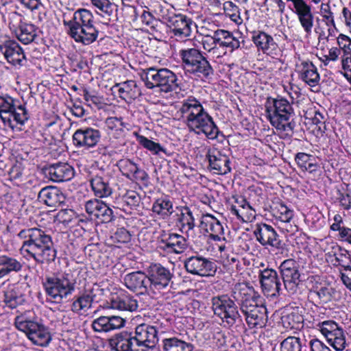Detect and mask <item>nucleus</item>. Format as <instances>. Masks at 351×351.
I'll list each match as a JSON object with an SVG mask.
<instances>
[{
	"label": "nucleus",
	"instance_id": "obj_1",
	"mask_svg": "<svg viewBox=\"0 0 351 351\" xmlns=\"http://www.w3.org/2000/svg\"><path fill=\"white\" fill-rule=\"evenodd\" d=\"M23 241L21 254L27 259H33L39 265L53 263L57 250L49 231L40 228H25L16 234Z\"/></svg>",
	"mask_w": 351,
	"mask_h": 351
},
{
	"label": "nucleus",
	"instance_id": "obj_2",
	"mask_svg": "<svg viewBox=\"0 0 351 351\" xmlns=\"http://www.w3.org/2000/svg\"><path fill=\"white\" fill-rule=\"evenodd\" d=\"M179 112L189 131L198 135L204 134L211 140L218 137L220 132L217 126L195 97L191 96L184 99Z\"/></svg>",
	"mask_w": 351,
	"mask_h": 351
},
{
	"label": "nucleus",
	"instance_id": "obj_3",
	"mask_svg": "<svg viewBox=\"0 0 351 351\" xmlns=\"http://www.w3.org/2000/svg\"><path fill=\"white\" fill-rule=\"evenodd\" d=\"M265 107L267 119L281 138H291L294 133L295 123L293 121L295 112L290 102L281 97H268Z\"/></svg>",
	"mask_w": 351,
	"mask_h": 351
},
{
	"label": "nucleus",
	"instance_id": "obj_4",
	"mask_svg": "<svg viewBox=\"0 0 351 351\" xmlns=\"http://www.w3.org/2000/svg\"><path fill=\"white\" fill-rule=\"evenodd\" d=\"M92 12L86 9L76 10L71 18L63 14V25L67 34L77 43L88 45L94 43L99 36V30L94 25Z\"/></svg>",
	"mask_w": 351,
	"mask_h": 351
},
{
	"label": "nucleus",
	"instance_id": "obj_5",
	"mask_svg": "<svg viewBox=\"0 0 351 351\" xmlns=\"http://www.w3.org/2000/svg\"><path fill=\"white\" fill-rule=\"evenodd\" d=\"M247 286L243 283L236 284L232 289L231 295L221 294L213 296L210 300L211 308L215 315L221 319L225 326L232 328L237 324H243V318L239 313L240 302L234 296L238 289H244Z\"/></svg>",
	"mask_w": 351,
	"mask_h": 351
},
{
	"label": "nucleus",
	"instance_id": "obj_6",
	"mask_svg": "<svg viewBox=\"0 0 351 351\" xmlns=\"http://www.w3.org/2000/svg\"><path fill=\"white\" fill-rule=\"evenodd\" d=\"M244 289H237L234 296L240 302V311L244 315L245 322L250 328H263L268 320L267 308L258 304L253 295L252 290L247 286Z\"/></svg>",
	"mask_w": 351,
	"mask_h": 351
},
{
	"label": "nucleus",
	"instance_id": "obj_7",
	"mask_svg": "<svg viewBox=\"0 0 351 351\" xmlns=\"http://www.w3.org/2000/svg\"><path fill=\"white\" fill-rule=\"evenodd\" d=\"M29 312H25L15 317L14 326L25 333L28 339L35 345L47 346L51 340L49 328L37 318H32Z\"/></svg>",
	"mask_w": 351,
	"mask_h": 351
},
{
	"label": "nucleus",
	"instance_id": "obj_8",
	"mask_svg": "<svg viewBox=\"0 0 351 351\" xmlns=\"http://www.w3.org/2000/svg\"><path fill=\"white\" fill-rule=\"evenodd\" d=\"M140 75L149 89L158 88L161 92L167 93L176 91L179 88L176 75L168 69L152 66L143 69Z\"/></svg>",
	"mask_w": 351,
	"mask_h": 351
},
{
	"label": "nucleus",
	"instance_id": "obj_9",
	"mask_svg": "<svg viewBox=\"0 0 351 351\" xmlns=\"http://www.w3.org/2000/svg\"><path fill=\"white\" fill-rule=\"evenodd\" d=\"M185 73L199 77L210 78L214 69L202 52L195 48L182 49L179 52Z\"/></svg>",
	"mask_w": 351,
	"mask_h": 351
},
{
	"label": "nucleus",
	"instance_id": "obj_10",
	"mask_svg": "<svg viewBox=\"0 0 351 351\" xmlns=\"http://www.w3.org/2000/svg\"><path fill=\"white\" fill-rule=\"evenodd\" d=\"M47 296L50 300L60 304L75 290V282L70 279L69 274L47 276L43 282Z\"/></svg>",
	"mask_w": 351,
	"mask_h": 351
},
{
	"label": "nucleus",
	"instance_id": "obj_11",
	"mask_svg": "<svg viewBox=\"0 0 351 351\" xmlns=\"http://www.w3.org/2000/svg\"><path fill=\"white\" fill-rule=\"evenodd\" d=\"M146 272L152 295L160 293L167 289L170 283H173V274L160 263H151L146 268Z\"/></svg>",
	"mask_w": 351,
	"mask_h": 351
},
{
	"label": "nucleus",
	"instance_id": "obj_12",
	"mask_svg": "<svg viewBox=\"0 0 351 351\" xmlns=\"http://www.w3.org/2000/svg\"><path fill=\"white\" fill-rule=\"evenodd\" d=\"M321 333L336 351H343L348 346L343 328L333 320H326L317 325Z\"/></svg>",
	"mask_w": 351,
	"mask_h": 351
},
{
	"label": "nucleus",
	"instance_id": "obj_13",
	"mask_svg": "<svg viewBox=\"0 0 351 351\" xmlns=\"http://www.w3.org/2000/svg\"><path fill=\"white\" fill-rule=\"evenodd\" d=\"M299 267V263L296 261L289 258L282 262L278 267L284 289L289 294H294L298 291L300 282Z\"/></svg>",
	"mask_w": 351,
	"mask_h": 351
},
{
	"label": "nucleus",
	"instance_id": "obj_14",
	"mask_svg": "<svg viewBox=\"0 0 351 351\" xmlns=\"http://www.w3.org/2000/svg\"><path fill=\"white\" fill-rule=\"evenodd\" d=\"M135 345L140 350L147 351L155 348L159 341L158 328L148 324H141L135 328L133 334Z\"/></svg>",
	"mask_w": 351,
	"mask_h": 351
},
{
	"label": "nucleus",
	"instance_id": "obj_15",
	"mask_svg": "<svg viewBox=\"0 0 351 351\" xmlns=\"http://www.w3.org/2000/svg\"><path fill=\"white\" fill-rule=\"evenodd\" d=\"M184 266L188 273L200 276H213L216 271L215 263L198 254L186 258Z\"/></svg>",
	"mask_w": 351,
	"mask_h": 351
},
{
	"label": "nucleus",
	"instance_id": "obj_16",
	"mask_svg": "<svg viewBox=\"0 0 351 351\" xmlns=\"http://www.w3.org/2000/svg\"><path fill=\"white\" fill-rule=\"evenodd\" d=\"M259 278L264 294L273 298L283 294L285 289L276 270L265 269L260 271Z\"/></svg>",
	"mask_w": 351,
	"mask_h": 351
},
{
	"label": "nucleus",
	"instance_id": "obj_17",
	"mask_svg": "<svg viewBox=\"0 0 351 351\" xmlns=\"http://www.w3.org/2000/svg\"><path fill=\"white\" fill-rule=\"evenodd\" d=\"M84 209L91 219L109 223L114 219L113 210L103 201L92 199L85 202Z\"/></svg>",
	"mask_w": 351,
	"mask_h": 351
},
{
	"label": "nucleus",
	"instance_id": "obj_18",
	"mask_svg": "<svg viewBox=\"0 0 351 351\" xmlns=\"http://www.w3.org/2000/svg\"><path fill=\"white\" fill-rule=\"evenodd\" d=\"M254 234L256 240L263 246L269 245L278 250H282L285 243L279 239L274 228L267 223L256 224Z\"/></svg>",
	"mask_w": 351,
	"mask_h": 351
},
{
	"label": "nucleus",
	"instance_id": "obj_19",
	"mask_svg": "<svg viewBox=\"0 0 351 351\" xmlns=\"http://www.w3.org/2000/svg\"><path fill=\"white\" fill-rule=\"evenodd\" d=\"M165 19L173 34L180 38L190 36L192 32V26H195V23L191 18L182 14H173Z\"/></svg>",
	"mask_w": 351,
	"mask_h": 351
},
{
	"label": "nucleus",
	"instance_id": "obj_20",
	"mask_svg": "<svg viewBox=\"0 0 351 351\" xmlns=\"http://www.w3.org/2000/svg\"><path fill=\"white\" fill-rule=\"evenodd\" d=\"M0 52L8 63L15 66H21L25 60V55L23 49L14 40H0Z\"/></svg>",
	"mask_w": 351,
	"mask_h": 351
},
{
	"label": "nucleus",
	"instance_id": "obj_21",
	"mask_svg": "<svg viewBox=\"0 0 351 351\" xmlns=\"http://www.w3.org/2000/svg\"><path fill=\"white\" fill-rule=\"evenodd\" d=\"M101 132L90 127L77 130L73 134V145L76 147L89 149L97 145L101 139Z\"/></svg>",
	"mask_w": 351,
	"mask_h": 351
},
{
	"label": "nucleus",
	"instance_id": "obj_22",
	"mask_svg": "<svg viewBox=\"0 0 351 351\" xmlns=\"http://www.w3.org/2000/svg\"><path fill=\"white\" fill-rule=\"evenodd\" d=\"M45 176L55 182H66L71 180L75 174L73 167L66 162H56L44 168Z\"/></svg>",
	"mask_w": 351,
	"mask_h": 351
},
{
	"label": "nucleus",
	"instance_id": "obj_23",
	"mask_svg": "<svg viewBox=\"0 0 351 351\" xmlns=\"http://www.w3.org/2000/svg\"><path fill=\"white\" fill-rule=\"evenodd\" d=\"M123 280L125 287L130 291L152 295L146 271H137L127 274Z\"/></svg>",
	"mask_w": 351,
	"mask_h": 351
},
{
	"label": "nucleus",
	"instance_id": "obj_24",
	"mask_svg": "<svg viewBox=\"0 0 351 351\" xmlns=\"http://www.w3.org/2000/svg\"><path fill=\"white\" fill-rule=\"evenodd\" d=\"M206 158L208 160V167L214 173L225 175L230 172L229 157L222 154L217 149H210L206 153Z\"/></svg>",
	"mask_w": 351,
	"mask_h": 351
},
{
	"label": "nucleus",
	"instance_id": "obj_25",
	"mask_svg": "<svg viewBox=\"0 0 351 351\" xmlns=\"http://www.w3.org/2000/svg\"><path fill=\"white\" fill-rule=\"evenodd\" d=\"M187 247L186 239L177 233H169L162 237L158 248L168 254H181Z\"/></svg>",
	"mask_w": 351,
	"mask_h": 351
},
{
	"label": "nucleus",
	"instance_id": "obj_26",
	"mask_svg": "<svg viewBox=\"0 0 351 351\" xmlns=\"http://www.w3.org/2000/svg\"><path fill=\"white\" fill-rule=\"evenodd\" d=\"M125 324V320L121 316H100L92 322L91 327L96 332L106 333L120 329Z\"/></svg>",
	"mask_w": 351,
	"mask_h": 351
},
{
	"label": "nucleus",
	"instance_id": "obj_27",
	"mask_svg": "<svg viewBox=\"0 0 351 351\" xmlns=\"http://www.w3.org/2000/svg\"><path fill=\"white\" fill-rule=\"evenodd\" d=\"M117 165L122 175L131 180H136L143 183L147 182L149 180L148 174L144 170L141 169L138 165L130 159L119 160Z\"/></svg>",
	"mask_w": 351,
	"mask_h": 351
},
{
	"label": "nucleus",
	"instance_id": "obj_28",
	"mask_svg": "<svg viewBox=\"0 0 351 351\" xmlns=\"http://www.w3.org/2000/svg\"><path fill=\"white\" fill-rule=\"evenodd\" d=\"M252 40L258 50L264 54L270 56L277 55L278 45L271 35L263 31H256L252 33Z\"/></svg>",
	"mask_w": 351,
	"mask_h": 351
},
{
	"label": "nucleus",
	"instance_id": "obj_29",
	"mask_svg": "<svg viewBox=\"0 0 351 351\" xmlns=\"http://www.w3.org/2000/svg\"><path fill=\"white\" fill-rule=\"evenodd\" d=\"M109 346L112 351H143L135 345L133 333L121 332L109 339Z\"/></svg>",
	"mask_w": 351,
	"mask_h": 351
},
{
	"label": "nucleus",
	"instance_id": "obj_30",
	"mask_svg": "<svg viewBox=\"0 0 351 351\" xmlns=\"http://www.w3.org/2000/svg\"><path fill=\"white\" fill-rule=\"evenodd\" d=\"M38 199L49 207H58L64 202L65 196L58 188L49 186L40 191Z\"/></svg>",
	"mask_w": 351,
	"mask_h": 351
},
{
	"label": "nucleus",
	"instance_id": "obj_31",
	"mask_svg": "<svg viewBox=\"0 0 351 351\" xmlns=\"http://www.w3.org/2000/svg\"><path fill=\"white\" fill-rule=\"evenodd\" d=\"M296 72L300 78L311 87L318 84L320 77L317 67L309 61H302L300 64H296Z\"/></svg>",
	"mask_w": 351,
	"mask_h": 351
},
{
	"label": "nucleus",
	"instance_id": "obj_32",
	"mask_svg": "<svg viewBox=\"0 0 351 351\" xmlns=\"http://www.w3.org/2000/svg\"><path fill=\"white\" fill-rule=\"evenodd\" d=\"M110 307L119 311L134 312L138 308L137 299L125 293L112 295L110 299Z\"/></svg>",
	"mask_w": 351,
	"mask_h": 351
},
{
	"label": "nucleus",
	"instance_id": "obj_33",
	"mask_svg": "<svg viewBox=\"0 0 351 351\" xmlns=\"http://www.w3.org/2000/svg\"><path fill=\"white\" fill-rule=\"evenodd\" d=\"M202 229L210 234V237L214 241H220L223 235V227L221 222L213 215L206 214L202 216L200 222Z\"/></svg>",
	"mask_w": 351,
	"mask_h": 351
},
{
	"label": "nucleus",
	"instance_id": "obj_34",
	"mask_svg": "<svg viewBox=\"0 0 351 351\" xmlns=\"http://www.w3.org/2000/svg\"><path fill=\"white\" fill-rule=\"evenodd\" d=\"M23 262L21 258L8 255H0V279L11 274L22 271Z\"/></svg>",
	"mask_w": 351,
	"mask_h": 351
},
{
	"label": "nucleus",
	"instance_id": "obj_35",
	"mask_svg": "<svg viewBox=\"0 0 351 351\" xmlns=\"http://www.w3.org/2000/svg\"><path fill=\"white\" fill-rule=\"evenodd\" d=\"M89 182L94 195L99 198L109 197L112 193V188L106 178L98 174L92 175Z\"/></svg>",
	"mask_w": 351,
	"mask_h": 351
},
{
	"label": "nucleus",
	"instance_id": "obj_36",
	"mask_svg": "<svg viewBox=\"0 0 351 351\" xmlns=\"http://www.w3.org/2000/svg\"><path fill=\"white\" fill-rule=\"evenodd\" d=\"M292 12L298 16L300 24L306 34H311L314 23L311 6L307 4L300 8L293 10Z\"/></svg>",
	"mask_w": 351,
	"mask_h": 351
},
{
	"label": "nucleus",
	"instance_id": "obj_37",
	"mask_svg": "<svg viewBox=\"0 0 351 351\" xmlns=\"http://www.w3.org/2000/svg\"><path fill=\"white\" fill-rule=\"evenodd\" d=\"M114 88H117L119 97L128 102L140 95V89L134 80H128L117 84Z\"/></svg>",
	"mask_w": 351,
	"mask_h": 351
},
{
	"label": "nucleus",
	"instance_id": "obj_38",
	"mask_svg": "<svg viewBox=\"0 0 351 351\" xmlns=\"http://www.w3.org/2000/svg\"><path fill=\"white\" fill-rule=\"evenodd\" d=\"M94 297L91 290L85 291L78 296H75L71 304V311L77 314H80L82 311H86L91 308Z\"/></svg>",
	"mask_w": 351,
	"mask_h": 351
},
{
	"label": "nucleus",
	"instance_id": "obj_39",
	"mask_svg": "<svg viewBox=\"0 0 351 351\" xmlns=\"http://www.w3.org/2000/svg\"><path fill=\"white\" fill-rule=\"evenodd\" d=\"M177 226L182 233L188 234L195 226V219L192 211L188 206L181 208L180 213L178 215Z\"/></svg>",
	"mask_w": 351,
	"mask_h": 351
},
{
	"label": "nucleus",
	"instance_id": "obj_40",
	"mask_svg": "<svg viewBox=\"0 0 351 351\" xmlns=\"http://www.w3.org/2000/svg\"><path fill=\"white\" fill-rule=\"evenodd\" d=\"M16 36L22 43L28 45L37 37V28L33 24L21 23L16 31Z\"/></svg>",
	"mask_w": 351,
	"mask_h": 351
},
{
	"label": "nucleus",
	"instance_id": "obj_41",
	"mask_svg": "<svg viewBox=\"0 0 351 351\" xmlns=\"http://www.w3.org/2000/svg\"><path fill=\"white\" fill-rule=\"evenodd\" d=\"M16 104V101L12 97L8 95L0 96V118L4 123H8L11 128H13L11 114Z\"/></svg>",
	"mask_w": 351,
	"mask_h": 351
},
{
	"label": "nucleus",
	"instance_id": "obj_42",
	"mask_svg": "<svg viewBox=\"0 0 351 351\" xmlns=\"http://www.w3.org/2000/svg\"><path fill=\"white\" fill-rule=\"evenodd\" d=\"M163 351H192L193 346L177 337L166 338L162 340Z\"/></svg>",
	"mask_w": 351,
	"mask_h": 351
},
{
	"label": "nucleus",
	"instance_id": "obj_43",
	"mask_svg": "<svg viewBox=\"0 0 351 351\" xmlns=\"http://www.w3.org/2000/svg\"><path fill=\"white\" fill-rule=\"evenodd\" d=\"M295 160L298 166L303 171H308L313 173L317 170V165L313 156L299 152L295 156Z\"/></svg>",
	"mask_w": 351,
	"mask_h": 351
},
{
	"label": "nucleus",
	"instance_id": "obj_44",
	"mask_svg": "<svg viewBox=\"0 0 351 351\" xmlns=\"http://www.w3.org/2000/svg\"><path fill=\"white\" fill-rule=\"evenodd\" d=\"M152 211L162 219H167L173 213V204L167 197L158 198L153 204Z\"/></svg>",
	"mask_w": 351,
	"mask_h": 351
},
{
	"label": "nucleus",
	"instance_id": "obj_45",
	"mask_svg": "<svg viewBox=\"0 0 351 351\" xmlns=\"http://www.w3.org/2000/svg\"><path fill=\"white\" fill-rule=\"evenodd\" d=\"M105 123L109 130H114L118 135H123L125 130H130V124L124 122L122 117H108Z\"/></svg>",
	"mask_w": 351,
	"mask_h": 351
},
{
	"label": "nucleus",
	"instance_id": "obj_46",
	"mask_svg": "<svg viewBox=\"0 0 351 351\" xmlns=\"http://www.w3.org/2000/svg\"><path fill=\"white\" fill-rule=\"evenodd\" d=\"M23 298L15 289H8L4 293V302L5 305L13 309L16 308L23 302Z\"/></svg>",
	"mask_w": 351,
	"mask_h": 351
},
{
	"label": "nucleus",
	"instance_id": "obj_47",
	"mask_svg": "<svg viewBox=\"0 0 351 351\" xmlns=\"http://www.w3.org/2000/svg\"><path fill=\"white\" fill-rule=\"evenodd\" d=\"M273 215L281 221L289 222L293 217V212L282 202L278 203L271 208Z\"/></svg>",
	"mask_w": 351,
	"mask_h": 351
},
{
	"label": "nucleus",
	"instance_id": "obj_48",
	"mask_svg": "<svg viewBox=\"0 0 351 351\" xmlns=\"http://www.w3.org/2000/svg\"><path fill=\"white\" fill-rule=\"evenodd\" d=\"M280 351H302V344L299 337L289 336L280 343Z\"/></svg>",
	"mask_w": 351,
	"mask_h": 351
},
{
	"label": "nucleus",
	"instance_id": "obj_49",
	"mask_svg": "<svg viewBox=\"0 0 351 351\" xmlns=\"http://www.w3.org/2000/svg\"><path fill=\"white\" fill-rule=\"evenodd\" d=\"M137 141L142 146L153 152L154 154H158L160 152L167 154V150L163 148L159 143H155L144 136L138 135Z\"/></svg>",
	"mask_w": 351,
	"mask_h": 351
},
{
	"label": "nucleus",
	"instance_id": "obj_50",
	"mask_svg": "<svg viewBox=\"0 0 351 351\" xmlns=\"http://www.w3.org/2000/svg\"><path fill=\"white\" fill-rule=\"evenodd\" d=\"M282 322L287 328L289 327L291 328L298 329L300 327H302L304 318L302 315L298 313L293 312L285 316L282 319Z\"/></svg>",
	"mask_w": 351,
	"mask_h": 351
},
{
	"label": "nucleus",
	"instance_id": "obj_51",
	"mask_svg": "<svg viewBox=\"0 0 351 351\" xmlns=\"http://www.w3.org/2000/svg\"><path fill=\"white\" fill-rule=\"evenodd\" d=\"M222 47L228 48L231 51L240 47L241 41L232 33L223 29Z\"/></svg>",
	"mask_w": 351,
	"mask_h": 351
},
{
	"label": "nucleus",
	"instance_id": "obj_52",
	"mask_svg": "<svg viewBox=\"0 0 351 351\" xmlns=\"http://www.w3.org/2000/svg\"><path fill=\"white\" fill-rule=\"evenodd\" d=\"M14 118V120L16 123L24 125L26 121L28 120V114L27 110L23 105H15L14 109L12 110L11 117Z\"/></svg>",
	"mask_w": 351,
	"mask_h": 351
},
{
	"label": "nucleus",
	"instance_id": "obj_53",
	"mask_svg": "<svg viewBox=\"0 0 351 351\" xmlns=\"http://www.w3.org/2000/svg\"><path fill=\"white\" fill-rule=\"evenodd\" d=\"M221 261L224 266L230 268L238 267L239 265V254L230 250L228 252L222 254Z\"/></svg>",
	"mask_w": 351,
	"mask_h": 351
},
{
	"label": "nucleus",
	"instance_id": "obj_54",
	"mask_svg": "<svg viewBox=\"0 0 351 351\" xmlns=\"http://www.w3.org/2000/svg\"><path fill=\"white\" fill-rule=\"evenodd\" d=\"M123 201L130 208H136L139 205L141 196L134 191H128L123 196Z\"/></svg>",
	"mask_w": 351,
	"mask_h": 351
},
{
	"label": "nucleus",
	"instance_id": "obj_55",
	"mask_svg": "<svg viewBox=\"0 0 351 351\" xmlns=\"http://www.w3.org/2000/svg\"><path fill=\"white\" fill-rule=\"evenodd\" d=\"M93 5L100 11L110 16L112 13V4L109 0H91Z\"/></svg>",
	"mask_w": 351,
	"mask_h": 351
},
{
	"label": "nucleus",
	"instance_id": "obj_56",
	"mask_svg": "<svg viewBox=\"0 0 351 351\" xmlns=\"http://www.w3.org/2000/svg\"><path fill=\"white\" fill-rule=\"evenodd\" d=\"M321 12L322 13L323 21L326 25H333L335 23L333 13L331 12L328 3H322L321 5Z\"/></svg>",
	"mask_w": 351,
	"mask_h": 351
},
{
	"label": "nucleus",
	"instance_id": "obj_57",
	"mask_svg": "<svg viewBox=\"0 0 351 351\" xmlns=\"http://www.w3.org/2000/svg\"><path fill=\"white\" fill-rule=\"evenodd\" d=\"M329 254L334 256L336 261L340 264L341 262L344 261V258H347L348 252L346 250L336 244L332 246L331 252Z\"/></svg>",
	"mask_w": 351,
	"mask_h": 351
},
{
	"label": "nucleus",
	"instance_id": "obj_58",
	"mask_svg": "<svg viewBox=\"0 0 351 351\" xmlns=\"http://www.w3.org/2000/svg\"><path fill=\"white\" fill-rule=\"evenodd\" d=\"M337 44L345 53L351 54V39L348 36L340 34L337 37Z\"/></svg>",
	"mask_w": 351,
	"mask_h": 351
},
{
	"label": "nucleus",
	"instance_id": "obj_59",
	"mask_svg": "<svg viewBox=\"0 0 351 351\" xmlns=\"http://www.w3.org/2000/svg\"><path fill=\"white\" fill-rule=\"evenodd\" d=\"M114 238L118 243H126L131 240V234L125 228H121L117 230Z\"/></svg>",
	"mask_w": 351,
	"mask_h": 351
},
{
	"label": "nucleus",
	"instance_id": "obj_60",
	"mask_svg": "<svg viewBox=\"0 0 351 351\" xmlns=\"http://www.w3.org/2000/svg\"><path fill=\"white\" fill-rule=\"evenodd\" d=\"M309 347L311 351H331L329 347L317 338L310 340Z\"/></svg>",
	"mask_w": 351,
	"mask_h": 351
},
{
	"label": "nucleus",
	"instance_id": "obj_61",
	"mask_svg": "<svg viewBox=\"0 0 351 351\" xmlns=\"http://www.w3.org/2000/svg\"><path fill=\"white\" fill-rule=\"evenodd\" d=\"M23 171L21 164L14 165L8 172L10 180L14 181L19 180L23 176Z\"/></svg>",
	"mask_w": 351,
	"mask_h": 351
},
{
	"label": "nucleus",
	"instance_id": "obj_62",
	"mask_svg": "<svg viewBox=\"0 0 351 351\" xmlns=\"http://www.w3.org/2000/svg\"><path fill=\"white\" fill-rule=\"evenodd\" d=\"M314 293L319 298V300L324 302H327L331 298V289L327 287H322L317 291H313Z\"/></svg>",
	"mask_w": 351,
	"mask_h": 351
},
{
	"label": "nucleus",
	"instance_id": "obj_63",
	"mask_svg": "<svg viewBox=\"0 0 351 351\" xmlns=\"http://www.w3.org/2000/svg\"><path fill=\"white\" fill-rule=\"evenodd\" d=\"M336 237L338 241L351 246V228L347 227L346 229L341 230L340 234H337Z\"/></svg>",
	"mask_w": 351,
	"mask_h": 351
},
{
	"label": "nucleus",
	"instance_id": "obj_64",
	"mask_svg": "<svg viewBox=\"0 0 351 351\" xmlns=\"http://www.w3.org/2000/svg\"><path fill=\"white\" fill-rule=\"evenodd\" d=\"M344 270L345 272L341 274V278L346 287L351 291V266H346Z\"/></svg>",
	"mask_w": 351,
	"mask_h": 351
}]
</instances>
